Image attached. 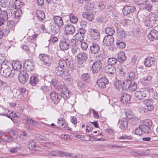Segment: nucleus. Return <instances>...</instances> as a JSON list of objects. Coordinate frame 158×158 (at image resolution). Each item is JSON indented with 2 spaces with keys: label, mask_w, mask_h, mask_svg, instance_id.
Returning a JSON list of instances; mask_svg holds the SVG:
<instances>
[{
  "label": "nucleus",
  "mask_w": 158,
  "mask_h": 158,
  "mask_svg": "<svg viewBox=\"0 0 158 158\" xmlns=\"http://www.w3.org/2000/svg\"><path fill=\"white\" fill-rule=\"evenodd\" d=\"M147 1V0H134L135 3L139 5L144 4Z\"/></svg>",
  "instance_id": "nucleus-50"
},
{
  "label": "nucleus",
  "mask_w": 158,
  "mask_h": 158,
  "mask_svg": "<svg viewBox=\"0 0 158 158\" xmlns=\"http://www.w3.org/2000/svg\"><path fill=\"white\" fill-rule=\"evenodd\" d=\"M64 31L66 34L72 35L75 31V27L71 25H66L64 27Z\"/></svg>",
  "instance_id": "nucleus-17"
},
{
  "label": "nucleus",
  "mask_w": 158,
  "mask_h": 158,
  "mask_svg": "<svg viewBox=\"0 0 158 158\" xmlns=\"http://www.w3.org/2000/svg\"><path fill=\"white\" fill-rule=\"evenodd\" d=\"M152 77L151 76H148L146 77L143 78L144 83H147L148 81H150L151 80Z\"/></svg>",
  "instance_id": "nucleus-62"
},
{
  "label": "nucleus",
  "mask_w": 158,
  "mask_h": 158,
  "mask_svg": "<svg viewBox=\"0 0 158 158\" xmlns=\"http://www.w3.org/2000/svg\"><path fill=\"white\" fill-rule=\"evenodd\" d=\"M59 87L61 91V97H63L64 99H68L70 97L69 91L63 85H60Z\"/></svg>",
  "instance_id": "nucleus-10"
},
{
  "label": "nucleus",
  "mask_w": 158,
  "mask_h": 158,
  "mask_svg": "<svg viewBox=\"0 0 158 158\" xmlns=\"http://www.w3.org/2000/svg\"><path fill=\"white\" fill-rule=\"evenodd\" d=\"M102 66V62L99 60L95 61L92 65V70L94 73H96L100 71Z\"/></svg>",
  "instance_id": "nucleus-6"
},
{
  "label": "nucleus",
  "mask_w": 158,
  "mask_h": 158,
  "mask_svg": "<svg viewBox=\"0 0 158 158\" xmlns=\"http://www.w3.org/2000/svg\"><path fill=\"white\" fill-rule=\"evenodd\" d=\"M50 155L53 156H58L60 157L69 156H71L72 158H81L82 156L81 155H78V156H71V155L70 153L67 152H60L57 151H53L51 152L50 153Z\"/></svg>",
  "instance_id": "nucleus-4"
},
{
  "label": "nucleus",
  "mask_w": 158,
  "mask_h": 158,
  "mask_svg": "<svg viewBox=\"0 0 158 158\" xmlns=\"http://www.w3.org/2000/svg\"><path fill=\"white\" fill-rule=\"evenodd\" d=\"M0 73L2 75L5 77H12L15 74L14 70H13V65L9 62L2 64Z\"/></svg>",
  "instance_id": "nucleus-1"
},
{
  "label": "nucleus",
  "mask_w": 158,
  "mask_h": 158,
  "mask_svg": "<svg viewBox=\"0 0 158 158\" xmlns=\"http://www.w3.org/2000/svg\"><path fill=\"white\" fill-rule=\"evenodd\" d=\"M86 31V30L85 29L83 28H80L79 29L78 33H80L81 34L85 36Z\"/></svg>",
  "instance_id": "nucleus-63"
},
{
  "label": "nucleus",
  "mask_w": 158,
  "mask_h": 158,
  "mask_svg": "<svg viewBox=\"0 0 158 158\" xmlns=\"http://www.w3.org/2000/svg\"><path fill=\"white\" fill-rule=\"evenodd\" d=\"M17 10L15 11V19H17L22 14V12L21 9L16 8Z\"/></svg>",
  "instance_id": "nucleus-37"
},
{
  "label": "nucleus",
  "mask_w": 158,
  "mask_h": 158,
  "mask_svg": "<svg viewBox=\"0 0 158 158\" xmlns=\"http://www.w3.org/2000/svg\"><path fill=\"white\" fill-rule=\"evenodd\" d=\"M130 96L129 94H122L120 100L123 103H129L130 102Z\"/></svg>",
  "instance_id": "nucleus-24"
},
{
  "label": "nucleus",
  "mask_w": 158,
  "mask_h": 158,
  "mask_svg": "<svg viewBox=\"0 0 158 158\" xmlns=\"http://www.w3.org/2000/svg\"><path fill=\"white\" fill-rule=\"evenodd\" d=\"M40 60L43 62V63L47 66H49L51 65L50 59L48 55L41 54L39 56Z\"/></svg>",
  "instance_id": "nucleus-11"
},
{
  "label": "nucleus",
  "mask_w": 158,
  "mask_h": 158,
  "mask_svg": "<svg viewBox=\"0 0 158 158\" xmlns=\"http://www.w3.org/2000/svg\"><path fill=\"white\" fill-rule=\"evenodd\" d=\"M88 32L91 37L94 40H98L100 37V32L97 30L93 28L89 29Z\"/></svg>",
  "instance_id": "nucleus-13"
},
{
  "label": "nucleus",
  "mask_w": 158,
  "mask_h": 158,
  "mask_svg": "<svg viewBox=\"0 0 158 158\" xmlns=\"http://www.w3.org/2000/svg\"><path fill=\"white\" fill-rule=\"evenodd\" d=\"M131 80L130 79H127L123 82L122 88L124 90H127L129 89L131 85Z\"/></svg>",
  "instance_id": "nucleus-26"
},
{
  "label": "nucleus",
  "mask_w": 158,
  "mask_h": 158,
  "mask_svg": "<svg viewBox=\"0 0 158 158\" xmlns=\"http://www.w3.org/2000/svg\"><path fill=\"white\" fill-rule=\"evenodd\" d=\"M137 88V84L135 82H134L133 83H132V81H131V85L129 88L131 91H135Z\"/></svg>",
  "instance_id": "nucleus-49"
},
{
  "label": "nucleus",
  "mask_w": 158,
  "mask_h": 158,
  "mask_svg": "<svg viewBox=\"0 0 158 158\" xmlns=\"http://www.w3.org/2000/svg\"><path fill=\"white\" fill-rule=\"evenodd\" d=\"M77 63L79 64H82L83 62L88 59V55L84 52H82L78 54L75 57Z\"/></svg>",
  "instance_id": "nucleus-5"
},
{
  "label": "nucleus",
  "mask_w": 158,
  "mask_h": 158,
  "mask_svg": "<svg viewBox=\"0 0 158 158\" xmlns=\"http://www.w3.org/2000/svg\"><path fill=\"white\" fill-rule=\"evenodd\" d=\"M49 87L47 86H42L41 87V89L42 90L44 93L47 92L49 91Z\"/></svg>",
  "instance_id": "nucleus-60"
},
{
  "label": "nucleus",
  "mask_w": 158,
  "mask_h": 158,
  "mask_svg": "<svg viewBox=\"0 0 158 158\" xmlns=\"http://www.w3.org/2000/svg\"><path fill=\"white\" fill-rule=\"evenodd\" d=\"M38 81V79L36 76L32 75L30 77V83L33 86H35Z\"/></svg>",
  "instance_id": "nucleus-30"
},
{
  "label": "nucleus",
  "mask_w": 158,
  "mask_h": 158,
  "mask_svg": "<svg viewBox=\"0 0 158 158\" xmlns=\"http://www.w3.org/2000/svg\"><path fill=\"white\" fill-rule=\"evenodd\" d=\"M81 78L83 81L87 82L89 79V76L88 73H84L82 75Z\"/></svg>",
  "instance_id": "nucleus-48"
},
{
  "label": "nucleus",
  "mask_w": 158,
  "mask_h": 158,
  "mask_svg": "<svg viewBox=\"0 0 158 158\" xmlns=\"http://www.w3.org/2000/svg\"><path fill=\"white\" fill-rule=\"evenodd\" d=\"M11 114L12 117L14 118L19 117L20 115L19 113L18 112L13 113V112H11Z\"/></svg>",
  "instance_id": "nucleus-64"
},
{
  "label": "nucleus",
  "mask_w": 158,
  "mask_h": 158,
  "mask_svg": "<svg viewBox=\"0 0 158 158\" xmlns=\"http://www.w3.org/2000/svg\"><path fill=\"white\" fill-rule=\"evenodd\" d=\"M28 148L30 149L36 150L37 149V147L35 142L33 140H30L28 145Z\"/></svg>",
  "instance_id": "nucleus-33"
},
{
  "label": "nucleus",
  "mask_w": 158,
  "mask_h": 158,
  "mask_svg": "<svg viewBox=\"0 0 158 158\" xmlns=\"http://www.w3.org/2000/svg\"><path fill=\"white\" fill-rule=\"evenodd\" d=\"M152 124V122L150 120L148 119L145 120L143 124L140 125V128L143 131V132L145 134L150 132Z\"/></svg>",
  "instance_id": "nucleus-3"
},
{
  "label": "nucleus",
  "mask_w": 158,
  "mask_h": 158,
  "mask_svg": "<svg viewBox=\"0 0 158 158\" xmlns=\"http://www.w3.org/2000/svg\"><path fill=\"white\" fill-rule=\"evenodd\" d=\"M69 17L71 23H75L77 22L78 19L73 14L71 13L69 15Z\"/></svg>",
  "instance_id": "nucleus-38"
},
{
  "label": "nucleus",
  "mask_w": 158,
  "mask_h": 158,
  "mask_svg": "<svg viewBox=\"0 0 158 158\" xmlns=\"http://www.w3.org/2000/svg\"><path fill=\"white\" fill-rule=\"evenodd\" d=\"M81 45L82 49L85 50H86L88 47L87 44L85 42L81 41Z\"/></svg>",
  "instance_id": "nucleus-53"
},
{
  "label": "nucleus",
  "mask_w": 158,
  "mask_h": 158,
  "mask_svg": "<svg viewBox=\"0 0 158 158\" xmlns=\"http://www.w3.org/2000/svg\"><path fill=\"white\" fill-rule=\"evenodd\" d=\"M117 36L120 39H123L125 37L126 35L125 32L121 28H117Z\"/></svg>",
  "instance_id": "nucleus-28"
},
{
  "label": "nucleus",
  "mask_w": 158,
  "mask_h": 158,
  "mask_svg": "<svg viewBox=\"0 0 158 158\" xmlns=\"http://www.w3.org/2000/svg\"><path fill=\"white\" fill-rule=\"evenodd\" d=\"M105 70L107 73L111 74H114L116 72L114 67L111 65H107L105 67Z\"/></svg>",
  "instance_id": "nucleus-25"
},
{
  "label": "nucleus",
  "mask_w": 158,
  "mask_h": 158,
  "mask_svg": "<svg viewBox=\"0 0 158 158\" xmlns=\"http://www.w3.org/2000/svg\"><path fill=\"white\" fill-rule=\"evenodd\" d=\"M109 83L108 79L105 77H102L98 80L97 83L98 87L101 88L106 87V85Z\"/></svg>",
  "instance_id": "nucleus-14"
},
{
  "label": "nucleus",
  "mask_w": 158,
  "mask_h": 158,
  "mask_svg": "<svg viewBox=\"0 0 158 158\" xmlns=\"http://www.w3.org/2000/svg\"><path fill=\"white\" fill-rule=\"evenodd\" d=\"M142 132L143 131H142L140 128V125L139 127L136 128L135 129V134H136L140 135L142 134Z\"/></svg>",
  "instance_id": "nucleus-57"
},
{
  "label": "nucleus",
  "mask_w": 158,
  "mask_h": 158,
  "mask_svg": "<svg viewBox=\"0 0 158 158\" xmlns=\"http://www.w3.org/2000/svg\"><path fill=\"white\" fill-rule=\"evenodd\" d=\"M107 61L109 64L108 65H112L116 64L117 60L115 58H110L108 59Z\"/></svg>",
  "instance_id": "nucleus-41"
},
{
  "label": "nucleus",
  "mask_w": 158,
  "mask_h": 158,
  "mask_svg": "<svg viewBox=\"0 0 158 158\" xmlns=\"http://www.w3.org/2000/svg\"><path fill=\"white\" fill-rule=\"evenodd\" d=\"M126 58L125 53L122 52H121L118 55V60L119 62L122 63L126 59Z\"/></svg>",
  "instance_id": "nucleus-32"
},
{
  "label": "nucleus",
  "mask_w": 158,
  "mask_h": 158,
  "mask_svg": "<svg viewBox=\"0 0 158 158\" xmlns=\"http://www.w3.org/2000/svg\"><path fill=\"white\" fill-rule=\"evenodd\" d=\"M77 84L78 87L81 89H85L86 86V85L81 81L78 82Z\"/></svg>",
  "instance_id": "nucleus-56"
},
{
  "label": "nucleus",
  "mask_w": 158,
  "mask_h": 158,
  "mask_svg": "<svg viewBox=\"0 0 158 158\" xmlns=\"http://www.w3.org/2000/svg\"><path fill=\"white\" fill-rule=\"evenodd\" d=\"M36 15L40 21H42L45 18V15L44 12L40 10H36Z\"/></svg>",
  "instance_id": "nucleus-27"
},
{
  "label": "nucleus",
  "mask_w": 158,
  "mask_h": 158,
  "mask_svg": "<svg viewBox=\"0 0 158 158\" xmlns=\"http://www.w3.org/2000/svg\"><path fill=\"white\" fill-rule=\"evenodd\" d=\"M50 96L52 102L54 104L58 103L61 98V96L59 94L54 91L51 92Z\"/></svg>",
  "instance_id": "nucleus-8"
},
{
  "label": "nucleus",
  "mask_w": 158,
  "mask_h": 158,
  "mask_svg": "<svg viewBox=\"0 0 158 158\" xmlns=\"http://www.w3.org/2000/svg\"><path fill=\"white\" fill-rule=\"evenodd\" d=\"M141 93L143 94H141L142 99L144 98L147 97L149 94V91L148 90L146 89H143L141 90Z\"/></svg>",
  "instance_id": "nucleus-40"
},
{
  "label": "nucleus",
  "mask_w": 158,
  "mask_h": 158,
  "mask_svg": "<svg viewBox=\"0 0 158 158\" xmlns=\"http://www.w3.org/2000/svg\"><path fill=\"white\" fill-rule=\"evenodd\" d=\"M34 64L33 60L31 59H28L24 62L23 67L26 68L27 71H31L34 69Z\"/></svg>",
  "instance_id": "nucleus-9"
},
{
  "label": "nucleus",
  "mask_w": 158,
  "mask_h": 158,
  "mask_svg": "<svg viewBox=\"0 0 158 158\" xmlns=\"http://www.w3.org/2000/svg\"><path fill=\"white\" fill-rule=\"evenodd\" d=\"M129 21V20L128 19H123L121 21L120 23L124 27L127 24Z\"/></svg>",
  "instance_id": "nucleus-61"
},
{
  "label": "nucleus",
  "mask_w": 158,
  "mask_h": 158,
  "mask_svg": "<svg viewBox=\"0 0 158 158\" xmlns=\"http://www.w3.org/2000/svg\"><path fill=\"white\" fill-rule=\"evenodd\" d=\"M84 37V36L78 33L76 34L74 36L75 39L77 40L80 41V42L83 41Z\"/></svg>",
  "instance_id": "nucleus-39"
},
{
  "label": "nucleus",
  "mask_w": 158,
  "mask_h": 158,
  "mask_svg": "<svg viewBox=\"0 0 158 158\" xmlns=\"http://www.w3.org/2000/svg\"><path fill=\"white\" fill-rule=\"evenodd\" d=\"M16 23L13 20H10L8 22L7 26L9 28H11L14 27Z\"/></svg>",
  "instance_id": "nucleus-44"
},
{
  "label": "nucleus",
  "mask_w": 158,
  "mask_h": 158,
  "mask_svg": "<svg viewBox=\"0 0 158 158\" xmlns=\"http://www.w3.org/2000/svg\"><path fill=\"white\" fill-rule=\"evenodd\" d=\"M67 66V64L65 60H60L59 61V66L55 69V72L56 74L58 76H61L62 78L65 79L67 78V77H66V74L67 73L64 71Z\"/></svg>",
  "instance_id": "nucleus-2"
},
{
  "label": "nucleus",
  "mask_w": 158,
  "mask_h": 158,
  "mask_svg": "<svg viewBox=\"0 0 158 158\" xmlns=\"http://www.w3.org/2000/svg\"><path fill=\"white\" fill-rule=\"evenodd\" d=\"M55 24L59 27H61L63 25V22L62 18L59 16H56L54 17Z\"/></svg>",
  "instance_id": "nucleus-23"
},
{
  "label": "nucleus",
  "mask_w": 158,
  "mask_h": 158,
  "mask_svg": "<svg viewBox=\"0 0 158 158\" xmlns=\"http://www.w3.org/2000/svg\"><path fill=\"white\" fill-rule=\"evenodd\" d=\"M152 20L149 19L146 20L145 22V25L147 27H152L155 23H154L152 22Z\"/></svg>",
  "instance_id": "nucleus-43"
},
{
  "label": "nucleus",
  "mask_w": 158,
  "mask_h": 158,
  "mask_svg": "<svg viewBox=\"0 0 158 158\" xmlns=\"http://www.w3.org/2000/svg\"><path fill=\"white\" fill-rule=\"evenodd\" d=\"M128 77L129 79L131 81H133L137 78L135 73L133 72H129L128 73Z\"/></svg>",
  "instance_id": "nucleus-46"
},
{
  "label": "nucleus",
  "mask_w": 158,
  "mask_h": 158,
  "mask_svg": "<svg viewBox=\"0 0 158 158\" xmlns=\"http://www.w3.org/2000/svg\"><path fill=\"white\" fill-rule=\"evenodd\" d=\"M28 78V76L27 73L24 71H21L19 75V79L22 83H24Z\"/></svg>",
  "instance_id": "nucleus-15"
},
{
  "label": "nucleus",
  "mask_w": 158,
  "mask_h": 158,
  "mask_svg": "<svg viewBox=\"0 0 158 158\" xmlns=\"http://www.w3.org/2000/svg\"><path fill=\"white\" fill-rule=\"evenodd\" d=\"M142 94H143L142 93H141V90L139 91H137L135 93V96L138 99L141 100L142 99V96L141 95Z\"/></svg>",
  "instance_id": "nucleus-54"
},
{
  "label": "nucleus",
  "mask_w": 158,
  "mask_h": 158,
  "mask_svg": "<svg viewBox=\"0 0 158 158\" xmlns=\"http://www.w3.org/2000/svg\"><path fill=\"white\" fill-rule=\"evenodd\" d=\"M149 17V19L152 20V22L155 23L157 21L158 16L154 13H150Z\"/></svg>",
  "instance_id": "nucleus-36"
},
{
  "label": "nucleus",
  "mask_w": 158,
  "mask_h": 158,
  "mask_svg": "<svg viewBox=\"0 0 158 158\" xmlns=\"http://www.w3.org/2000/svg\"><path fill=\"white\" fill-rule=\"evenodd\" d=\"M6 60L5 57L2 55L0 54V65H2V64H4V62Z\"/></svg>",
  "instance_id": "nucleus-59"
},
{
  "label": "nucleus",
  "mask_w": 158,
  "mask_h": 158,
  "mask_svg": "<svg viewBox=\"0 0 158 158\" xmlns=\"http://www.w3.org/2000/svg\"><path fill=\"white\" fill-rule=\"evenodd\" d=\"M144 8L148 11H150L152 10V6L151 4L148 3L144 5Z\"/></svg>",
  "instance_id": "nucleus-55"
},
{
  "label": "nucleus",
  "mask_w": 158,
  "mask_h": 158,
  "mask_svg": "<svg viewBox=\"0 0 158 158\" xmlns=\"http://www.w3.org/2000/svg\"><path fill=\"white\" fill-rule=\"evenodd\" d=\"M100 49L99 45L96 43H93L90 47V50L91 53L96 54Z\"/></svg>",
  "instance_id": "nucleus-18"
},
{
  "label": "nucleus",
  "mask_w": 158,
  "mask_h": 158,
  "mask_svg": "<svg viewBox=\"0 0 158 158\" xmlns=\"http://www.w3.org/2000/svg\"><path fill=\"white\" fill-rule=\"evenodd\" d=\"M14 4L15 9H21L23 5L22 3L19 0H15Z\"/></svg>",
  "instance_id": "nucleus-42"
},
{
  "label": "nucleus",
  "mask_w": 158,
  "mask_h": 158,
  "mask_svg": "<svg viewBox=\"0 0 158 158\" xmlns=\"http://www.w3.org/2000/svg\"><path fill=\"white\" fill-rule=\"evenodd\" d=\"M2 15V17L1 18H3L5 20H7L8 19V14L7 12L3 10L2 11L1 15Z\"/></svg>",
  "instance_id": "nucleus-51"
},
{
  "label": "nucleus",
  "mask_w": 158,
  "mask_h": 158,
  "mask_svg": "<svg viewBox=\"0 0 158 158\" xmlns=\"http://www.w3.org/2000/svg\"><path fill=\"white\" fill-rule=\"evenodd\" d=\"M154 60H155L152 57H148L145 59L144 64L147 67H150L154 64Z\"/></svg>",
  "instance_id": "nucleus-20"
},
{
  "label": "nucleus",
  "mask_w": 158,
  "mask_h": 158,
  "mask_svg": "<svg viewBox=\"0 0 158 158\" xmlns=\"http://www.w3.org/2000/svg\"><path fill=\"white\" fill-rule=\"evenodd\" d=\"M143 103L145 106L144 107L148 111H152L153 109L154 106L152 102L150 100H146L144 101Z\"/></svg>",
  "instance_id": "nucleus-19"
},
{
  "label": "nucleus",
  "mask_w": 158,
  "mask_h": 158,
  "mask_svg": "<svg viewBox=\"0 0 158 158\" xmlns=\"http://www.w3.org/2000/svg\"><path fill=\"white\" fill-rule=\"evenodd\" d=\"M148 37L151 41H153L154 39H158V31L155 29H152L148 34Z\"/></svg>",
  "instance_id": "nucleus-16"
},
{
  "label": "nucleus",
  "mask_w": 158,
  "mask_h": 158,
  "mask_svg": "<svg viewBox=\"0 0 158 158\" xmlns=\"http://www.w3.org/2000/svg\"><path fill=\"white\" fill-rule=\"evenodd\" d=\"M128 119H131L132 118L133 113L130 110H128L125 113Z\"/></svg>",
  "instance_id": "nucleus-52"
},
{
  "label": "nucleus",
  "mask_w": 158,
  "mask_h": 158,
  "mask_svg": "<svg viewBox=\"0 0 158 158\" xmlns=\"http://www.w3.org/2000/svg\"><path fill=\"white\" fill-rule=\"evenodd\" d=\"M57 123L60 127L65 126V121L63 118H60L58 119Z\"/></svg>",
  "instance_id": "nucleus-45"
},
{
  "label": "nucleus",
  "mask_w": 158,
  "mask_h": 158,
  "mask_svg": "<svg viewBox=\"0 0 158 158\" xmlns=\"http://www.w3.org/2000/svg\"><path fill=\"white\" fill-rule=\"evenodd\" d=\"M13 65V70H16L17 71L20 70L22 68V65L20 61H17L13 64H11Z\"/></svg>",
  "instance_id": "nucleus-31"
},
{
  "label": "nucleus",
  "mask_w": 158,
  "mask_h": 158,
  "mask_svg": "<svg viewBox=\"0 0 158 158\" xmlns=\"http://www.w3.org/2000/svg\"><path fill=\"white\" fill-rule=\"evenodd\" d=\"M125 66L124 65H122L121 66L120 68H119V74L121 76H124L125 75V73L124 70H125Z\"/></svg>",
  "instance_id": "nucleus-47"
},
{
  "label": "nucleus",
  "mask_w": 158,
  "mask_h": 158,
  "mask_svg": "<svg viewBox=\"0 0 158 158\" xmlns=\"http://www.w3.org/2000/svg\"><path fill=\"white\" fill-rule=\"evenodd\" d=\"M114 39L112 36L106 35L103 39V44L105 46H109L113 44Z\"/></svg>",
  "instance_id": "nucleus-12"
},
{
  "label": "nucleus",
  "mask_w": 158,
  "mask_h": 158,
  "mask_svg": "<svg viewBox=\"0 0 158 158\" xmlns=\"http://www.w3.org/2000/svg\"><path fill=\"white\" fill-rule=\"evenodd\" d=\"M136 8L133 6H126L124 7L123 12L124 15L129 16L131 13H134L135 10Z\"/></svg>",
  "instance_id": "nucleus-7"
},
{
  "label": "nucleus",
  "mask_w": 158,
  "mask_h": 158,
  "mask_svg": "<svg viewBox=\"0 0 158 158\" xmlns=\"http://www.w3.org/2000/svg\"><path fill=\"white\" fill-rule=\"evenodd\" d=\"M8 3L5 0H2L0 2V6L2 7H6L8 5Z\"/></svg>",
  "instance_id": "nucleus-58"
},
{
  "label": "nucleus",
  "mask_w": 158,
  "mask_h": 158,
  "mask_svg": "<svg viewBox=\"0 0 158 158\" xmlns=\"http://www.w3.org/2000/svg\"><path fill=\"white\" fill-rule=\"evenodd\" d=\"M83 17L89 21H92L94 19V16L91 12H86L83 14Z\"/></svg>",
  "instance_id": "nucleus-29"
},
{
  "label": "nucleus",
  "mask_w": 158,
  "mask_h": 158,
  "mask_svg": "<svg viewBox=\"0 0 158 158\" xmlns=\"http://www.w3.org/2000/svg\"><path fill=\"white\" fill-rule=\"evenodd\" d=\"M116 45L118 48H123L126 46V44L124 42H123L121 40H117L116 42Z\"/></svg>",
  "instance_id": "nucleus-35"
},
{
  "label": "nucleus",
  "mask_w": 158,
  "mask_h": 158,
  "mask_svg": "<svg viewBox=\"0 0 158 158\" xmlns=\"http://www.w3.org/2000/svg\"><path fill=\"white\" fill-rule=\"evenodd\" d=\"M128 122L126 118L122 119L120 121L119 127L123 131L126 130L127 128Z\"/></svg>",
  "instance_id": "nucleus-22"
},
{
  "label": "nucleus",
  "mask_w": 158,
  "mask_h": 158,
  "mask_svg": "<svg viewBox=\"0 0 158 158\" xmlns=\"http://www.w3.org/2000/svg\"><path fill=\"white\" fill-rule=\"evenodd\" d=\"M106 33L108 35H107L112 36L115 32L114 28L109 27H107L105 29Z\"/></svg>",
  "instance_id": "nucleus-34"
},
{
  "label": "nucleus",
  "mask_w": 158,
  "mask_h": 158,
  "mask_svg": "<svg viewBox=\"0 0 158 158\" xmlns=\"http://www.w3.org/2000/svg\"><path fill=\"white\" fill-rule=\"evenodd\" d=\"M69 43L64 40L61 41L60 44V48L62 51L67 50L69 48Z\"/></svg>",
  "instance_id": "nucleus-21"
}]
</instances>
